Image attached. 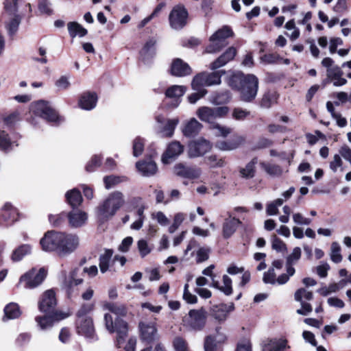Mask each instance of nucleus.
<instances>
[{
	"label": "nucleus",
	"mask_w": 351,
	"mask_h": 351,
	"mask_svg": "<svg viewBox=\"0 0 351 351\" xmlns=\"http://www.w3.org/2000/svg\"><path fill=\"white\" fill-rule=\"evenodd\" d=\"M97 99V95L95 93L84 92L79 98L78 106L83 110H91L95 108Z\"/></svg>",
	"instance_id": "25"
},
{
	"label": "nucleus",
	"mask_w": 351,
	"mask_h": 351,
	"mask_svg": "<svg viewBox=\"0 0 351 351\" xmlns=\"http://www.w3.org/2000/svg\"><path fill=\"white\" fill-rule=\"evenodd\" d=\"M284 203L282 198H278L267 204L266 213L267 215H276L278 212V207L281 206Z\"/></svg>",
	"instance_id": "49"
},
{
	"label": "nucleus",
	"mask_w": 351,
	"mask_h": 351,
	"mask_svg": "<svg viewBox=\"0 0 351 351\" xmlns=\"http://www.w3.org/2000/svg\"><path fill=\"white\" fill-rule=\"evenodd\" d=\"M184 150L183 146L178 141H173L169 144L165 152L162 156V162L167 165L175 160Z\"/></svg>",
	"instance_id": "22"
},
{
	"label": "nucleus",
	"mask_w": 351,
	"mask_h": 351,
	"mask_svg": "<svg viewBox=\"0 0 351 351\" xmlns=\"http://www.w3.org/2000/svg\"><path fill=\"white\" fill-rule=\"evenodd\" d=\"M30 110L36 116L45 119L53 125H58L62 121V119L58 116L56 110L45 101L40 100L32 103Z\"/></svg>",
	"instance_id": "6"
},
{
	"label": "nucleus",
	"mask_w": 351,
	"mask_h": 351,
	"mask_svg": "<svg viewBox=\"0 0 351 351\" xmlns=\"http://www.w3.org/2000/svg\"><path fill=\"white\" fill-rule=\"evenodd\" d=\"M21 7V14L25 15L32 12V6L25 0H5L4 3V12L1 20L5 23L6 28L10 35L14 34L21 23V17L17 14Z\"/></svg>",
	"instance_id": "1"
},
{
	"label": "nucleus",
	"mask_w": 351,
	"mask_h": 351,
	"mask_svg": "<svg viewBox=\"0 0 351 351\" xmlns=\"http://www.w3.org/2000/svg\"><path fill=\"white\" fill-rule=\"evenodd\" d=\"M295 300L300 302L302 308L297 310V313L302 315H307L312 312L313 308L311 305L306 302L305 300H312L313 294L311 291L306 290L304 288L298 289L294 295Z\"/></svg>",
	"instance_id": "16"
},
{
	"label": "nucleus",
	"mask_w": 351,
	"mask_h": 351,
	"mask_svg": "<svg viewBox=\"0 0 351 351\" xmlns=\"http://www.w3.org/2000/svg\"><path fill=\"white\" fill-rule=\"evenodd\" d=\"M257 162V158H254L245 167L241 168L239 170L241 176L247 179L253 178L255 175V166Z\"/></svg>",
	"instance_id": "43"
},
{
	"label": "nucleus",
	"mask_w": 351,
	"mask_h": 351,
	"mask_svg": "<svg viewBox=\"0 0 351 351\" xmlns=\"http://www.w3.org/2000/svg\"><path fill=\"white\" fill-rule=\"evenodd\" d=\"M237 51L235 48L229 47L221 56H220L216 60L212 62L210 65L211 70H216L220 67L226 65L228 62L233 60L236 56Z\"/></svg>",
	"instance_id": "30"
},
{
	"label": "nucleus",
	"mask_w": 351,
	"mask_h": 351,
	"mask_svg": "<svg viewBox=\"0 0 351 351\" xmlns=\"http://www.w3.org/2000/svg\"><path fill=\"white\" fill-rule=\"evenodd\" d=\"M69 225L73 228H80L84 226L87 219V213L78 209H73L67 215Z\"/></svg>",
	"instance_id": "27"
},
{
	"label": "nucleus",
	"mask_w": 351,
	"mask_h": 351,
	"mask_svg": "<svg viewBox=\"0 0 351 351\" xmlns=\"http://www.w3.org/2000/svg\"><path fill=\"white\" fill-rule=\"evenodd\" d=\"M46 275L44 268L38 270L32 269L21 276L17 287L23 285L25 289H34L43 282Z\"/></svg>",
	"instance_id": "9"
},
{
	"label": "nucleus",
	"mask_w": 351,
	"mask_h": 351,
	"mask_svg": "<svg viewBox=\"0 0 351 351\" xmlns=\"http://www.w3.org/2000/svg\"><path fill=\"white\" fill-rule=\"evenodd\" d=\"M59 256H66L73 252L79 246V237L74 234L61 232Z\"/></svg>",
	"instance_id": "11"
},
{
	"label": "nucleus",
	"mask_w": 351,
	"mask_h": 351,
	"mask_svg": "<svg viewBox=\"0 0 351 351\" xmlns=\"http://www.w3.org/2000/svg\"><path fill=\"white\" fill-rule=\"evenodd\" d=\"M69 34L71 38H75L77 36L79 37H84L87 34V30L83 27L80 23L77 22H69L67 24Z\"/></svg>",
	"instance_id": "40"
},
{
	"label": "nucleus",
	"mask_w": 351,
	"mask_h": 351,
	"mask_svg": "<svg viewBox=\"0 0 351 351\" xmlns=\"http://www.w3.org/2000/svg\"><path fill=\"white\" fill-rule=\"evenodd\" d=\"M278 95L275 91L266 92L261 101V106L264 108H269L276 102Z\"/></svg>",
	"instance_id": "46"
},
{
	"label": "nucleus",
	"mask_w": 351,
	"mask_h": 351,
	"mask_svg": "<svg viewBox=\"0 0 351 351\" xmlns=\"http://www.w3.org/2000/svg\"><path fill=\"white\" fill-rule=\"evenodd\" d=\"M69 316L70 313L69 311L56 310L54 313H44V315L36 316L35 322L40 330L45 331L51 329L56 324Z\"/></svg>",
	"instance_id": "8"
},
{
	"label": "nucleus",
	"mask_w": 351,
	"mask_h": 351,
	"mask_svg": "<svg viewBox=\"0 0 351 351\" xmlns=\"http://www.w3.org/2000/svg\"><path fill=\"white\" fill-rule=\"evenodd\" d=\"M174 173L183 178L193 180L199 178L202 171L199 168L185 165L183 163H178L173 167Z\"/></svg>",
	"instance_id": "18"
},
{
	"label": "nucleus",
	"mask_w": 351,
	"mask_h": 351,
	"mask_svg": "<svg viewBox=\"0 0 351 351\" xmlns=\"http://www.w3.org/2000/svg\"><path fill=\"white\" fill-rule=\"evenodd\" d=\"M206 311L203 308L191 310L188 316L185 317L184 322L193 330H200L206 324Z\"/></svg>",
	"instance_id": "13"
},
{
	"label": "nucleus",
	"mask_w": 351,
	"mask_h": 351,
	"mask_svg": "<svg viewBox=\"0 0 351 351\" xmlns=\"http://www.w3.org/2000/svg\"><path fill=\"white\" fill-rule=\"evenodd\" d=\"M229 85L239 91L241 98L246 102L252 101L256 97L258 89V80L253 74L243 73L234 74L229 80Z\"/></svg>",
	"instance_id": "3"
},
{
	"label": "nucleus",
	"mask_w": 351,
	"mask_h": 351,
	"mask_svg": "<svg viewBox=\"0 0 351 351\" xmlns=\"http://www.w3.org/2000/svg\"><path fill=\"white\" fill-rule=\"evenodd\" d=\"M101 164V156L100 155H94L86 165V170L92 172Z\"/></svg>",
	"instance_id": "58"
},
{
	"label": "nucleus",
	"mask_w": 351,
	"mask_h": 351,
	"mask_svg": "<svg viewBox=\"0 0 351 351\" xmlns=\"http://www.w3.org/2000/svg\"><path fill=\"white\" fill-rule=\"evenodd\" d=\"M76 275L77 270L74 269L71 271L69 278L66 279L64 281V285L67 288V292L69 295H71L72 293L73 286H77L83 282L82 278H75V277Z\"/></svg>",
	"instance_id": "48"
},
{
	"label": "nucleus",
	"mask_w": 351,
	"mask_h": 351,
	"mask_svg": "<svg viewBox=\"0 0 351 351\" xmlns=\"http://www.w3.org/2000/svg\"><path fill=\"white\" fill-rule=\"evenodd\" d=\"M223 286L219 287V290L226 295H231L232 293V280L228 276H223Z\"/></svg>",
	"instance_id": "57"
},
{
	"label": "nucleus",
	"mask_w": 351,
	"mask_h": 351,
	"mask_svg": "<svg viewBox=\"0 0 351 351\" xmlns=\"http://www.w3.org/2000/svg\"><path fill=\"white\" fill-rule=\"evenodd\" d=\"M104 321L108 332H117L115 346L119 351H135L136 339L133 337L128 338V324L125 321L116 319L114 325L113 319L108 314L104 315Z\"/></svg>",
	"instance_id": "2"
},
{
	"label": "nucleus",
	"mask_w": 351,
	"mask_h": 351,
	"mask_svg": "<svg viewBox=\"0 0 351 351\" xmlns=\"http://www.w3.org/2000/svg\"><path fill=\"white\" fill-rule=\"evenodd\" d=\"M241 221L228 213V217L224 219L222 226V234L224 239L231 237L236 232Z\"/></svg>",
	"instance_id": "23"
},
{
	"label": "nucleus",
	"mask_w": 351,
	"mask_h": 351,
	"mask_svg": "<svg viewBox=\"0 0 351 351\" xmlns=\"http://www.w3.org/2000/svg\"><path fill=\"white\" fill-rule=\"evenodd\" d=\"M210 129L214 131V133L216 136L222 137H226L232 132L231 128L221 125L218 123L213 125Z\"/></svg>",
	"instance_id": "53"
},
{
	"label": "nucleus",
	"mask_w": 351,
	"mask_h": 351,
	"mask_svg": "<svg viewBox=\"0 0 351 351\" xmlns=\"http://www.w3.org/2000/svg\"><path fill=\"white\" fill-rule=\"evenodd\" d=\"M218 345L214 339V336L209 335L204 341V351H217Z\"/></svg>",
	"instance_id": "61"
},
{
	"label": "nucleus",
	"mask_w": 351,
	"mask_h": 351,
	"mask_svg": "<svg viewBox=\"0 0 351 351\" xmlns=\"http://www.w3.org/2000/svg\"><path fill=\"white\" fill-rule=\"evenodd\" d=\"M173 346L176 351H188L186 341L182 337H176L173 341Z\"/></svg>",
	"instance_id": "64"
},
{
	"label": "nucleus",
	"mask_w": 351,
	"mask_h": 351,
	"mask_svg": "<svg viewBox=\"0 0 351 351\" xmlns=\"http://www.w3.org/2000/svg\"><path fill=\"white\" fill-rule=\"evenodd\" d=\"M229 112L227 106L210 108L208 106L200 107L197 109L196 114L204 122L210 125V128L215 124L219 119L225 117Z\"/></svg>",
	"instance_id": "7"
},
{
	"label": "nucleus",
	"mask_w": 351,
	"mask_h": 351,
	"mask_svg": "<svg viewBox=\"0 0 351 351\" xmlns=\"http://www.w3.org/2000/svg\"><path fill=\"white\" fill-rule=\"evenodd\" d=\"M56 304L55 293L53 290L49 289L41 295L38 302V309L43 313H54Z\"/></svg>",
	"instance_id": "17"
},
{
	"label": "nucleus",
	"mask_w": 351,
	"mask_h": 351,
	"mask_svg": "<svg viewBox=\"0 0 351 351\" xmlns=\"http://www.w3.org/2000/svg\"><path fill=\"white\" fill-rule=\"evenodd\" d=\"M302 250L300 247H295L292 252L286 257L287 272L289 275H294L295 270L293 267L300 259Z\"/></svg>",
	"instance_id": "33"
},
{
	"label": "nucleus",
	"mask_w": 351,
	"mask_h": 351,
	"mask_svg": "<svg viewBox=\"0 0 351 351\" xmlns=\"http://www.w3.org/2000/svg\"><path fill=\"white\" fill-rule=\"evenodd\" d=\"M287 346V341L285 339H267L262 344L263 351H282Z\"/></svg>",
	"instance_id": "32"
},
{
	"label": "nucleus",
	"mask_w": 351,
	"mask_h": 351,
	"mask_svg": "<svg viewBox=\"0 0 351 351\" xmlns=\"http://www.w3.org/2000/svg\"><path fill=\"white\" fill-rule=\"evenodd\" d=\"M343 160L339 154H335L332 160L330 162V169L333 173H336L339 168L341 169V171H343L342 169Z\"/></svg>",
	"instance_id": "60"
},
{
	"label": "nucleus",
	"mask_w": 351,
	"mask_h": 351,
	"mask_svg": "<svg viewBox=\"0 0 351 351\" xmlns=\"http://www.w3.org/2000/svg\"><path fill=\"white\" fill-rule=\"evenodd\" d=\"M76 328L79 335L84 336L89 341L97 340L93 322L91 317H80L76 320Z\"/></svg>",
	"instance_id": "14"
},
{
	"label": "nucleus",
	"mask_w": 351,
	"mask_h": 351,
	"mask_svg": "<svg viewBox=\"0 0 351 351\" xmlns=\"http://www.w3.org/2000/svg\"><path fill=\"white\" fill-rule=\"evenodd\" d=\"M5 317L7 319H16L21 315V311L16 303L11 302L4 308Z\"/></svg>",
	"instance_id": "44"
},
{
	"label": "nucleus",
	"mask_w": 351,
	"mask_h": 351,
	"mask_svg": "<svg viewBox=\"0 0 351 351\" xmlns=\"http://www.w3.org/2000/svg\"><path fill=\"white\" fill-rule=\"evenodd\" d=\"M66 201L73 208L77 207L82 202V197L80 191L77 189H73L65 194Z\"/></svg>",
	"instance_id": "37"
},
{
	"label": "nucleus",
	"mask_w": 351,
	"mask_h": 351,
	"mask_svg": "<svg viewBox=\"0 0 351 351\" xmlns=\"http://www.w3.org/2000/svg\"><path fill=\"white\" fill-rule=\"evenodd\" d=\"M113 255V250L106 249L99 256V269L102 274L106 273L110 268V262Z\"/></svg>",
	"instance_id": "38"
},
{
	"label": "nucleus",
	"mask_w": 351,
	"mask_h": 351,
	"mask_svg": "<svg viewBox=\"0 0 351 351\" xmlns=\"http://www.w3.org/2000/svg\"><path fill=\"white\" fill-rule=\"evenodd\" d=\"M225 73L224 71H217L212 73H206V86H210L219 85L221 82V76Z\"/></svg>",
	"instance_id": "42"
},
{
	"label": "nucleus",
	"mask_w": 351,
	"mask_h": 351,
	"mask_svg": "<svg viewBox=\"0 0 351 351\" xmlns=\"http://www.w3.org/2000/svg\"><path fill=\"white\" fill-rule=\"evenodd\" d=\"M208 164L212 168L222 167L226 162L223 158H219L216 155H210L206 158Z\"/></svg>",
	"instance_id": "59"
},
{
	"label": "nucleus",
	"mask_w": 351,
	"mask_h": 351,
	"mask_svg": "<svg viewBox=\"0 0 351 351\" xmlns=\"http://www.w3.org/2000/svg\"><path fill=\"white\" fill-rule=\"evenodd\" d=\"M18 213L10 203L7 202L4 204L1 210V216L3 220L7 223H12L17 220Z\"/></svg>",
	"instance_id": "35"
},
{
	"label": "nucleus",
	"mask_w": 351,
	"mask_h": 351,
	"mask_svg": "<svg viewBox=\"0 0 351 351\" xmlns=\"http://www.w3.org/2000/svg\"><path fill=\"white\" fill-rule=\"evenodd\" d=\"M189 284L186 283L184 287L183 299L189 304H195L197 301L196 295L189 291Z\"/></svg>",
	"instance_id": "63"
},
{
	"label": "nucleus",
	"mask_w": 351,
	"mask_h": 351,
	"mask_svg": "<svg viewBox=\"0 0 351 351\" xmlns=\"http://www.w3.org/2000/svg\"><path fill=\"white\" fill-rule=\"evenodd\" d=\"M136 167L139 172L144 176H152L157 171V166L151 158L137 162Z\"/></svg>",
	"instance_id": "31"
},
{
	"label": "nucleus",
	"mask_w": 351,
	"mask_h": 351,
	"mask_svg": "<svg viewBox=\"0 0 351 351\" xmlns=\"http://www.w3.org/2000/svg\"><path fill=\"white\" fill-rule=\"evenodd\" d=\"M186 91V88L184 86L172 85L169 87L165 91V96L167 98L173 99L172 106L176 108L180 103V98L184 95Z\"/></svg>",
	"instance_id": "29"
},
{
	"label": "nucleus",
	"mask_w": 351,
	"mask_h": 351,
	"mask_svg": "<svg viewBox=\"0 0 351 351\" xmlns=\"http://www.w3.org/2000/svg\"><path fill=\"white\" fill-rule=\"evenodd\" d=\"M137 248L139 252L140 256L142 258L147 256L152 250V248L149 246L148 242L142 239L137 242Z\"/></svg>",
	"instance_id": "55"
},
{
	"label": "nucleus",
	"mask_w": 351,
	"mask_h": 351,
	"mask_svg": "<svg viewBox=\"0 0 351 351\" xmlns=\"http://www.w3.org/2000/svg\"><path fill=\"white\" fill-rule=\"evenodd\" d=\"M271 247L278 252H284L287 249L285 243L276 235L271 238Z\"/></svg>",
	"instance_id": "56"
},
{
	"label": "nucleus",
	"mask_w": 351,
	"mask_h": 351,
	"mask_svg": "<svg viewBox=\"0 0 351 351\" xmlns=\"http://www.w3.org/2000/svg\"><path fill=\"white\" fill-rule=\"evenodd\" d=\"M141 339L147 343H151L157 338V330L154 322L139 324Z\"/></svg>",
	"instance_id": "24"
},
{
	"label": "nucleus",
	"mask_w": 351,
	"mask_h": 351,
	"mask_svg": "<svg viewBox=\"0 0 351 351\" xmlns=\"http://www.w3.org/2000/svg\"><path fill=\"white\" fill-rule=\"evenodd\" d=\"M233 36L231 28L227 25L216 31L209 39L210 43L206 48L209 53H216L225 47L228 44L227 39Z\"/></svg>",
	"instance_id": "5"
},
{
	"label": "nucleus",
	"mask_w": 351,
	"mask_h": 351,
	"mask_svg": "<svg viewBox=\"0 0 351 351\" xmlns=\"http://www.w3.org/2000/svg\"><path fill=\"white\" fill-rule=\"evenodd\" d=\"M16 142L12 141L8 134L3 130H0V149L3 151H10L14 146H17Z\"/></svg>",
	"instance_id": "41"
},
{
	"label": "nucleus",
	"mask_w": 351,
	"mask_h": 351,
	"mask_svg": "<svg viewBox=\"0 0 351 351\" xmlns=\"http://www.w3.org/2000/svg\"><path fill=\"white\" fill-rule=\"evenodd\" d=\"M192 69L180 58L174 59L171 64L170 73L173 76L183 77L192 73Z\"/></svg>",
	"instance_id": "21"
},
{
	"label": "nucleus",
	"mask_w": 351,
	"mask_h": 351,
	"mask_svg": "<svg viewBox=\"0 0 351 351\" xmlns=\"http://www.w3.org/2000/svg\"><path fill=\"white\" fill-rule=\"evenodd\" d=\"M187 17L188 12L183 5L174 6L169 16L170 26L174 29H182L186 24Z\"/></svg>",
	"instance_id": "15"
},
{
	"label": "nucleus",
	"mask_w": 351,
	"mask_h": 351,
	"mask_svg": "<svg viewBox=\"0 0 351 351\" xmlns=\"http://www.w3.org/2000/svg\"><path fill=\"white\" fill-rule=\"evenodd\" d=\"M124 204V195L121 192L116 191L110 193L95 209L98 220L101 222L110 220Z\"/></svg>",
	"instance_id": "4"
},
{
	"label": "nucleus",
	"mask_w": 351,
	"mask_h": 351,
	"mask_svg": "<svg viewBox=\"0 0 351 351\" xmlns=\"http://www.w3.org/2000/svg\"><path fill=\"white\" fill-rule=\"evenodd\" d=\"M32 252V247L28 244H24L19 246L13 251L12 254V260L13 261H21L25 255L30 254Z\"/></svg>",
	"instance_id": "45"
},
{
	"label": "nucleus",
	"mask_w": 351,
	"mask_h": 351,
	"mask_svg": "<svg viewBox=\"0 0 351 351\" xmlns=\"http://www.w3.org/2000/svg\"><path fill=\"white\" fill-rule=\"evenodd\" d=\"M156 120L157 123L156 132L162 137H171L180 121L178 118L166 119L161 115L157 116Z\"/></svg>",
	"instance_id": "12"
},
{
	"label": "nucleus",
	"mask_w": 351,
	"mask_h": 351,
	"mask_svg": "<svg viewBox=\"0 0 351 351\" xmlns=\"http://www.w3.org/2000/svg\"><path fill=\"white\" fill-rule=\"evenodd\" d=\"M330 259L335 263H339L342 261L341 247L337 242H333L331 244Z\"/></svg>",
	"instance_id": "52"
},
{
	"label": "nucleus",
	"mask_w": 351,
	"mask_h": 351,
	"mask_svg": "<svg viewBox=\"0 0 351 351\" xmlns=\"http://www.w3.org/2000/svg\"><path fill=\"white\" fill-rule=\"evenodd\" d=\"M234 309V305L233 303L214 305L210 308V315L217 322H223L226 320L228 314Z\"/></svg>",
	"instance_id": "20"
},
{
	"label": "nucleus",
	"mask_w": 351,
	"mask_h": 351,
	"mask_svg": "<svg viewBox=\"0 0 351 351\" xmlns=\"http://www.w3.org/2000/svg\"><path fill=\"white\" fill-rule=\"evenodd\" d=\"M206 73H200L196 75L191 82L192 89L194 90H202V87L206 86Z\"/></svg>",
	"instance_id": "51"
},
{
	"label": "nucleus",
	"mask_w": 351,
	"mask_h": 351,
	"mask_svg": "<svg viewBox=\"0 0 351 351\" xmlns=\"http://www.w3.org/2000/svg\"><path fill=\"white\" fill-rule=\"evenodd\" d=\"M145 141L140 136H137L133 141V156L138 157L142 154L144 149Z\"/></svg>",
	"instance_id": "54"
},
{
	"label": "nucleus",
	"mask_w": 351,
	"mask_h": 351,
	"mask_svg": "<svg viewBox=\"0 0 351 351\" xmlns=\"http://www.w3.org/2000/svg\"><path fill=\"white\" fill-rule=\"evenodd\" d=\"M342 75L343 71L337 65L326 70V80L332 82L335 86H341L347 83V80L342 77Z\"/></svg>",
	"instance_id": "26"
},
{
	"label": "nucleus",
	"mask_w": 351,
	"mask_h": 351,
	"mask_svg": "<svg viewBox=\"0 0 351 351\" xmlns=\"http://www.w3.org/2000/svg\"><path fill=\"white\" fill-rule=\"evenodd\" d=\"M61 232L54 230L47 231L40 241L42 250L45 252H55L58 254L61 240Z\"/></svg>",
	"instance_id": "10"
},
{
	"label": "nucleus",
	"mask_w": 351,
	"mask_h": 351,
	"mask_svg": "<svg viewBox=\"0 0 351 351\" xmlns=\"http://www.w3.org/2000/svg\"><path fill=\"white\" fill-rule=\"evenodd\" d=\"M245 142L243 136H235L230 141H218L215 147L221 151H232L239 147Z\"/></svg>",
	"instance_id": "28"
},
{
	"label": "nucleus",
	"mask_w": 351,
	"mask_h": 351,
	"mask_svg": "<svg viewBox=\"0 0 351 351\" xmlns=\"http://www.w3.org/2000/svg\"><path fill=\"white\" fill-rule=\"evenodd\" d=\"M210 142L204 138H199L191 142L189 145V155L195 158L202 156L211 149Z\"/></svg>",
	"instance_id": "19"
},
{
	"label": "nucleus",
	"mask_w": 351,
	"mask_h": 351,
	"mask_svg": "<svg viewBox=\"0 0 351 351\" xmlns=\"http://www.w3.org/2000/svg\"><path fill=\"white\" fill-rule=\"evenodd\" d=\"M261 167L270 176L278 177L282 175V169L280 166L268 162H262Z\"/></svg>",
	"instance_id": "47"
},
{
	"label": "nucleus",
	"mask_w": 351,
	"mask_h": 351,
	"mask_svg": "<svg viewBox=\"0 0 351 351\" xmlns=\"http://www.w3.org/2000/svg\"><path fill=\"white\" fill-rule=\"evenodd\" d=\"M104 308L110 311L114 315V317H113L112 314L108 313L112 316L114 324L116 319H118L119 320H123L119 317V316L123 315L125 313V308L123 306L118 305L114 303H106L104 305Z\"/></svg>",
	"instance_id": "39"
},
{
	"label": "nucleus",
	"mask_w": 351,
	"mask_h": 351,
	"mask_svg": "<svg viewBox=\"0 0 351 351\" xmlns=\"http://www.w3.org/2000/svg\"><path fill=\"white\" fill-rule=\"evenodd\" d=\"M126 180V178L124 176H106L104 178V182L105 187L107 189H110L114 187L115 185L123 182Z\"/></svg>",
	"instance_id": "50"
},
{
	"label": "nucleus",
	"mask_w": 351,
	"mask_h": 351,
	"mask_svg": "<svg viewBox=\"0 0 351 351\" xmlns=\"http://www.w3.org/2000/svg\"><path fill=\"white\" fill-rule=\"evenodd\" d=\"M293 222L297 225L308 226L311 223L312 220L304 217L301 213H296L292 216Z\"/></svg>",
	"instance_id": "62"
},
{
	"label": "nucleus",
	"mask_w": 351,
	"mask_h": 351,
	"mask_svg": "<svg viewBox=\"0 0 351 351\" xmlns=\"http://www.w3.org/2000/svg\"><path fill=\"white\" fill-rule=\"evenodd\" d=\"M156 43L155 38H149L141 49V57L145 63H149V60L154 56Z\"/></svg>",
	"instance_id": "34"
},
{
	"label": "nucleus",
	"mask_w": 351,
	"mask_h": 351,
	"mask_svg": "<svg viewBox=\"0 0 351 351\" xmlns=\"http://www.w3.org/2000/svg\"><path fill=\"white\" fill-rule=\"evenodd\" d=\"M202 128V125L197 119L192 118L186 123L182 132L184 136L191 137L198 134Z\"/></svg>",
	"instance_id": "36"
}]
</instances>
